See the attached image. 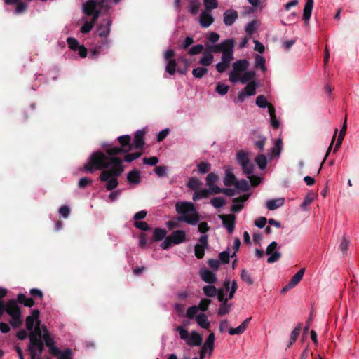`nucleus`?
I'll return each mask as SVG.
<instances>
[{"label": "nucleus", "instance_id": "1", "mask_svg": "<svg viewBox=\"0 0 359 359\" xmlns=\"http://www.w3.org/2000/svg\"><path fill=\"white\" fill-rule=\"evenodd\" d=\"M234 40L229 39L224 40L219 44L210 46L213 53H222V61L216 65V69L219 73H223L229 67L233 60Z\"/></svg>", "mask_w": 359, "mask_h": 359}, {"label": "nucleus", "instance_id": "2", "mask_svg": "<svg viewBox=\"0 0 359 359\" xmlns=\"http://www.w3.org/2000/svg\"><path fill=\"white\" fill-rule=\"evenodd\" d=\"M113 166L110 170H103L100 175V180L106 182V189L111 191L118 184L117 178L123 172L124 168L120 158H111Z\"/></svg>", "mask_w": 359, "mask_h": 359}, {"label": "nucleus", "instance_id": "3", "mask_svg": "<svg viewBox=\"0 0 359 359\" xmlns=\"http://www.w3.org/2000/svg\"><path fill=\"white\" fill-rule=\"evenodd\" d=\"M176 212L180 215L177 220L189 225H196L200 221V215L191 202L179 201L175 203Z\"/></svg>", "mask_w": 359, "mask_h": 359}, {"label": "nucleus", "instance_id": "4", "mask_svg": "<svg viewBox=\"0 0 359 359\" xmlns=\"http://www.w3.org/2000/svg\"><path fill=\"white\" fill-rule=\"evenodd\" d=\"M102 151H95L91 154L87 163L83 166V170L88 172H93L96 170H105L107 168H111L113 163L111 158Z\"/></svg>", "mask_w": 359, "mask_h": 359}, {"label": "nucleus", "instance_id": "5", "mask_svg": "<svg viewBox=\"0 0 359 359\" xmlns=\"http://www.w3.org/2000/svg\"><path fill=\"white\" fill-rule=\"evenodd\" d=\"M41 333L39 335L38 332H32L29 333V351L32 355V359H35L37 355H41L44 349L43 341L41 339Z\"/></svg>", "mask_w": 359, "mask_h": 359}, {"label": "nucleus", "instance_id": "6", "mask_svg": "<svg viewBox=\"0 0 359 359\" xmlns=\"http://www.w3.org/2000/svg\"><path fill=\"white\" fill-rule=\"evenodd\" d=\"M237 161L242 168V170L249 178L254 172V164L250 161L248 154L241 151L237 154Z\"/></svg>", "mask_w": 359, "mask_h": 359}, {"label": "nucleus", "instance_id": "7", "mask_svg": "<svg viewBox=\"0 0 359 359\" xmlns=\"http://www.w3.org/2000/svg\"><path fill=\"white\" fill-rule=\"evenodd\" d=\"M40 312L38 309H34L32 314L26 318V328L30 332H38L40 335V320H39Z\"/></svg>", "mask_w": 359, "mask_h": 359}, {"label": "nucleus", "instance_id": "8", "mask_svg": "<svg viewBox=\"0 0 359 359\" xmlns=\"http://www.w3.org/2000/svg\"><path fill=\"white\" fill-rule=\"evenodd\" d=\"M112 21L110 19H104L97 27L98 36L101 38H104L103 45L108 46L110 41L107 39L111 32Z\"/></svg>", "mask_w": 359, "mask_h": 359}, {"label": "nucleus", "instance_id": "9", "mask_svg": "<svg viewBox=\"0 0 359 359\" xmlns=\"http://www.w3.org/2000/svg\"><path fill=\"white\" fill-rule=\"evenodd\" d=\"M208 247V235H202L198 238L194 247V255L198 259H202L205 255V250Z\"/></svg>", "mask_w": 359, "mask_h": 359}, {"label": "nucleus", "instance_id": "10", "mask_svg": "<svg viewBox=\"0 0 359 359\" xmlns=\"http://www.w3.org/2000/svg\"><path fill=\"white\" fill-rule=\"evenodd\" d=\"M257 85L255 81L250 82L238 95V101L243 102L245 100V97L252 96L256 94Z\"/></svg>", "mask_w": 359, "mask_h": 359}, {"label": "nucleus", "instance_id": "11", "mask_svg": "<svg viewBox=\"0 0 359 359\" xmlns=\"http://www.w3.org/2000/svg\"><path fill=\"white\" fill-rule=\"evenodd\" d=\"M43 330L46 332L43 334V338L46 346L49 349L50 353L53 356H57L58 353H60V349L57 347L55 341L52 337H50L45 327L43 328Z\"/></svg>", "mask_w": 359, "mask_h": 359}, {"label": "nucleus", "instance_id": "12", "mask_svg": "<svg viewBox=\"0 0 359 359\" xmlns=\"http://www.w3.org/2000/svg\"><path fill=\"white\" fill-rule=\"evenodd\" d=\"M278 246V243L276 241L271 242L266 248V254L270 255V257L267 259L268 263H273L277 262L280 257V252L276 251Z\"/></svg>", "mask_w": 359, "mask_h": 359}, {"label": "nucleus", "instance_id": "13", "mask_svg": "<svg viewBox=\"0 0 359 359\" xmlns=\"http://www.w3.org/2000/svg\"><path fill=\"white\" fill-rule=\"evenodd\" d=\"M219 218L222 219V224L228 232L232 233L235 228L236 216L233 214L221 215Z\"/></svg>", "mask_w": 359, "mask_h": 359}, {"label": "nucleus", "instance_id": "14", "mask_svg": "<svg viewBox=\"0 0 359 359\" xmlns=\"http://www.w3.org/2000/svg\"><path fill=\"white\" fill-rule=\"evenodd\" d=\"M5 312L10 316H15L22 314L21 309L14 299H9L5 306Z\"/></svg>", "mask_w": 359, "mask_h": 359}, {"label": "nucleus", "instance_id": "15", "mask_svg": "<svg viewBox=\"0 0 359 359\" xmlns=\"http://www.w3.org/2000/svg\"><path fill=\"white\" fill-rule=\"evenodd\" d=\"M238 12L234 9H228L224 12L223 22L226 26H231L238 19Z\"/></svg>", "mask_w": 359, "mask_h": 359}, {"label": "nucleus", "instance_id": "16", "mask_svg": "<svg viewBox=\"0 0 359 359\" xmlns=\"http://www.w3.org/2000/svg\"><path fill=\"white\" fill-rule=\"evenodd\" d=\"M214 22V18L210 11H203L199 16L200 25L203 28L209 27Z\"/></svg>", "mask_w": 359, "mask_h": 359}, {"label": "nucleus", "instance_id": "17", "mask_svg": "<svg viewBox=\"0 0 359 359\" xmlns=\"http://www.w3.org/2000/svg\"><path fill=\"white\" fill-rule=\"evenodd\" d=\"M145 130L144 129L139 130L135 132L133 146L135 149H141L144 145Z\"/></svg>", "mask_w": 359, "mask_h": 359}, {"label": "nucleus", "instance_id": "18", "mask_svg": "<svg viewBox=\"0 0 359 359\" xmlns=\"http://www.w3.org/2000/svg\"><path fill=\"white\" fill-rule=\"evenodd\" d=\"M200 276L204 282L209 284H212L217 280L215 274L208 269H201Z\"/></svg>", "mask_w": 359, "mask_h": 359}, {"label": "nucleus", "instance_id": "19", "mask_svg": "<svg viewBox=\"0 0 359 359\" xmlns=\"http://www.w3.org/2000/svg\"><path fill=\"white\" fill-rule=\"evenodd\" d=\"M203 338L200 334L196 331L190 333L189 339L186 341V344L189 346H198L202 344Z\"/></svg>", "mask_w": 359, "mask_h": 359}, {"label": "nucleus", "instance_id": "20", "mask_svg": "<svg viewBox=\"0 0 359 359\" xmlns=\"http://www.w3.org/2000/svg\"><path fill=\"white\" fill-rule=\"evenodd\" d=\"M104 151L108 155V157H115L114 156L119 154H126V150H123V147L113 146L112 144H104Z\"/></svg>", "mask_w": 359, "mask_h": 359}, {"label": "nucleus", "instance_id": "21", "mask_svg": "<svg viewBox=\"0 0 359 359\" xmlns=\"http://www.w3.org/2000/svg\"><path fill=\"white\" fill-rule=\"evenodd\" d=\"M169 236L175 245L180 244L186 240V233L183 230L174 231Z\"/></svg>", "mask_w": 359, "mask_h": 359}, {"label": "nucleus", "instance_id": "22", "mask_svg": "<svg viewBox=\"0 0 359 359\" xmlns=\"http://www.w3.org/2000/svg\"><path fill=\"white\" fill-rule=\"evenodd\" d=\"M252 318H247L238 327L236 328H230L229 330V333L231 335H239L243 334L246 328L250 322Z\"/></svg>", "mask_w": 359, "mask_h": 359}, {"label": "nucleus", "instance_id": "23", "mask_svg": "<svg viewBox=\"0 0 359 359\" xmlns=\"http://www.w3.org/2000/svg\"><path fill=\"white\" fill-rule=\"evenodd\" d=\"M117 140L120 144V147H123V150H126V153L129 152L132 149L130 144L131 137L129 135H121Z\"/></svg>", "mask_w": 359, "mask_h": 359}, {"label": "nucleus", "instance_id": "24", "mask_svg": "<svg viewBox=\"0 0 359 359\" xmlns=\"http://www.w3.org/2000/svg\"><path fill=\"white\" fill-rule=\"evenodd\" d=\"M97 6L95 0H88L83 4L82 11L86 15L90 16L97 10Z\"/></svg>", "mask_w": 359, "mask_h": 359}, {"label": "nucleus", "instance_id": "25", "mask_svg": "<svg viewBox=\"0 0 359 359\" xmlns=\"http://www.w3.org/2000/svg\"><path fill=\"white\" fill-rule=\"evenodd\" d=\"M248 199V196H243L233 199V204L231 207V211L240 212L243 208V203Z\"/></svg>", "mask_w": 359, "mask_h": 359}, {"label": "nucleus", "instance_id": "26", "mask_svg": "<svg viewBox=\"0 0 359 359\" xmlns=\"http://www.w3.org/2000/svg\"><path fill=\"white\" fill-rule=\"evenodd\" d=\"M313 7V0H306V2L304 5V13H303V16H302V20L305 22H307L309 20V19L311 16Z\"/></svg>", "mask_w": 359, "mask_h": 359}, {"label": "nucleus", "instance_id": "27", "mask_svg": "<svg viewBox=\"0 0 359 359\" xmlns=\"http://www.w3.org/2000/svg\"><path fill=\"white\" fill-rule=\"evenodd\" d=\"M284 202V198H278L276 199L269 200L266 203V207L269 210H274L283 205Z\"/></svg>", "mask_w": 359, "mask_h": 359}, {"label": "nucleus", "instance_id": "28", "mask_svg": "<svg viewBox=\"0 0 359 359\" xmlns=\"http://www.w3.org/2000/svg\"><path fill=\"white\" fill-rule=\"evenodd\" d=\"M213 53L209 47V51H205L203 54L202 57L199 60V63L203 66H209L213 62L214 57L212 54Z\"/></svg>", "mask_w": 359, "mask_h": 359}, {"label": "nucleus", "instance_id": "29", "mask_svg": "<svg viewBox=\"0 0 359 359\" xmlns=\"http://www.w3.org/2000/svg\"><path fill=\"white\" fill-rule=\"evenodd\" d=\"M196 321L197 324L203 329H208L210 327V322L206 315L203 313L196 316Z\"/></svg>", "mask_w": 359, "mask_h": 359}, {"label": "nucleus", "instance_id": "30", "mask_svg": "<svg viewBox=\"0 0 359 359\" xmlns=\"http://www.w3.org/2000/svg\"><path fill=\"white\" fill-rule=\"evenodd\" d=\"M230 287V281L229 280H226L224 283V287L219 288L217 290V299L221 302L226 300H228L226 297H224V291H228Z\"/></svg>", "mask_w": 359, "mask_h": 359}, {"label": "nucleus", "instance_id": "31", "mask_svg": "<svg viewBox=\"0 0 359 359\" xmlns=\"http://www.w3.org/2000/svg\"><path fill=\"white\" fill-rule=\"evenodd\" d=\"M177 62L175 60H168L167 64L165 66V71L170 74V75H174L177 71ZM177 72L181 74H184V72L182 71L180 69H177Z\"/></svg>", "mask_w": 359, "mask_h": 359}, {"label": "nucleus", "instance_id": "32", "mask_svg": "<svg viewBox=\"0 0 359 359\" xmlns=\"http://www.w3.org/2000/svg\"><path fill=\"white\" fill-rule=\"evenodd\" d=\"M249 62L246 60H239L233 64V69L234 72H241L246 70L248 67Z\"/></svg>", "mask_w": 359, "mask_h": 359}, {"label": "nucleus", "instance_id": "33", "mask_svg": "<svg viewBox=\"0 0 359 359\" xmlns=\"http://www.w3.org/2000/svg\"><path fill=\"white\" fill-rule=\"evenodd\" d=\"M127 180L129 183L137 184L140 182V173L136 170H133L128 173Z\"/></svg>", "mask_w": 359, "mask_h": 359}, {"label": "nucleus", "instance_id": "34", "mask_svg": "<svg viewBox=\"0 0 359 359\" xmlns=\"http://www.w3.org/2000/svg\"><path fill=\"white\" fill-rule=\"evenodd\" d=\"M215 340V334L213 332H211L208 336L206 341L203 346V348H204L207 350H209L210 355H211L213 351Z\"/></svg>", "mask_w": 359, "mask_h": 359}, {"label": "nucleus", "instance_id": "35", "mask_svg": "<svg viewBox=\"0 0 359 359\" xmlns=\"http://www.w3.org/2000/svg\"><path fill=\"white\" fill-rule=\"evenodd\" d=\"M305 269L302 268L299 269L291 278L289 283L291 285L290 287L296 286L300 280L302 279L303 276L304 274Z\"/></svg>", "mask_w": 359, "mask_h": 359}, {"label": "nucleus", "instance_id": "36", "mask_svg": "<svg viewBox=\"0 0 359 359\" xmlns=\"http://www.w3.org/2000/svg\"><path fill=\"white\" fill-rule=\"evenodd\" d=\"M231 306L232 304L228 303V300L221 302V304L217 311L218 315L222 316L226 314H228L231 311Z\"/></svg>", "mask_w": 359, "mask_h": 359}, {"label": "nucleus", "instance_id": "37", "mask_svg": "<svg viewBox=\"0 0 359 359\" xmlns=\"http://www.w3.org/2000/svg\"><path fill=\"white\" fill-rule=\"evenodd\" d=\"M236 182V179L233 173H232L229 170H226L225 173V177L224 178V184L226 187H230L232 185H235Z\"/></svg>", "mask_w": 359, "mask_h": 359}, {"label": "nucleus", "instance_id": "38", "mask_svg": "<svg viewBox=\"0 0 359 359\" xmlns=\"http://www.w3.org/2000/svg\"><path fill=\"white\" fill-rule=\"evenodd\" d=\"M167 231L162 228H156L153 232V239L155 241H162L166 236Z\"/></svg>", "mask_w": 359, "mask_h": 359}, {"label": "nucleus", "instance_id": "39", "mask_svg": "<svg viewBox=\"0 0 359 359\" xmlns=\"http://www.w3.org/2000/svg\"><path fill=\"white\" fill-rule=\"evenodd\" d=\"M209 191H208L207 189L196 190L193 194V201H197L200 199L208 198L209 195Z\"/></svg>", "mask_w": 359, "mask_h": 359}, {"label": "nucleus", "instance_id": "40", "mask_svg": "<svg viewBox=\"0 0 359 359\" xmlns=\"http://www.w3.org/2000/svg\"><path fill=\"white\" fill-rule=\"evenodd\" d=\"M18 301L24 304L25 306L32 307L34 304V301L31 297H27L25 294H20L18 295Z\"/></svg>", "mask_w": 359, "mask_h": 359}, {"label": "nucleus", "instance_id": "41", "mask_svg": "<svg viewBox=\"0 0 359 359\" xmlns=\"http://www.w3.org/2000/svg\"><path fill=\"white\" fill-rule=\"evenodd\" d=\"M22 314L11 316L9 323L13 329L20 327L22 325Z\"/></svg>", "mask_w": 359, "mask_h": 359}, {"label": "nucleus", "instance_id": "42", "mask_svg": "<svg viewBox=\"0 0 359 359\" xmlns=\"http://www.w3.org/2000/svg\"><path fill=\"white\" fill-rule=\"evenodd\" d=\"M258 25H259L257 20H252L247 24L245 28V31L248 35L251 36L257 31Z\"/></svg>", "mask_w": 359, "mask_h": 359}, {"label": "nucleus", "instance_id": "43", "mask_svg": "<svg viewBox=\"0 0 359 359\" xmlns=\"http://www.w3.org/2000/svg\"><path fill=\"white\" fill-rule=\"evenodd\" d=\"M200 7V3L195 0H191L188 6V11L195 15L198 13Z\"/></svg>", "mask_w": 359, "mask_h": 359}, {"label": "nucleus", "instance_id": "44", "mask_svg": "<svg viewBox=\"0 0 359 359\" xmlns=\"http://www.w3.org/2000/svg\"><path fill=\"white\" fill-rule=\"evenodd\" d=\"M203 291L209 297H214L217 294V288L214 285H205L203 287Z\"/></svg>", "mask_w": 359, "mask_h": 359}, {"label": "nucleus", "instance_id": "45", "mask_svg": "<svg viewBox=\"0 0 359 359\" xmlns=\"http://www.w3.org/2000/svg\"><path fill=\"white\" fill-rule=\"evenodd\" d=\"M255 67L260 68L262 72H265L266 68L265 66V58L259 55H256L255 57Z\"/></svg>", "mask_w": 359, "mask_h": 359}, {"label": "nucleus", "instance_id": "46", "mask_svg": "<svg viewBox=\"0 0 359 359\" xmlns=\"http://www.w3.org/2000/svg\"><path fill=\"white\" fill-rule=\"evenodd\" d=\"M208 71L205 67H198L193 69L192 74L195 78L201 79L208 73Z\"/></svg>", "mask_w": 359, "mask_h": 359}, {"label": "nucleus", "instance_id": "47", "mask_svg": "<svg viewBox=\"0 0 359 359\" xmlns=\"http://www.w3.org/2000/svg\"><path fill=\"white\" fill-rule=\"evenodd\" d=\"M255 162L262 170L264 169L267 165V159L265 155L259 154L255 158Z\"/></svg>", "mask_w": 359, "mask_h": 359}, {"label": "nucleus", "instance_id": "48", "mask_svg": "<svg viewBox=\"0 0 359 359\" xmlns=\"http://www.w3.org/2000/svg\"><path fill=\"white\" fill-rule=\"evenodd\" d=\"M302 329V325L299 324L298 326H297L292 332L290 335V341L289 344L287 345L288 347H290L294 342L296 341L297 339L300 330Z\"/></svg>", "mask_w": 359, "mask_h": 359}, {"label": "nucleus", "instance_id": "49", "mask_svg": "<svg viewBox=\"0 0 359 359\" xmlns=\"http://www.w3.org/2000/svg\"><path fill=\"white\" fill-rule=\"evenodd\" d=\"M210 204L215 208H220L226 204V201L222 197H214L211 199Z\"/></svg>", "mask_w": 359, "mask_h": 359}, {"label": "nucleus", "instance_id": "50", "mask_svg": "<svg viewBox=\"0 0 359 359\" xmlns=\"http://www.w3.org/2000/svg\"><path fill=\"white\" fill-rule=\"evenodd\" d=\"M241 278L243 281L248 284L249 285H251L254 283V281L251 277V275L250 273L245 270L243 269L241 274Z\"/></svg>", "mask_w": 359, "mask_h": 359}, {"label": "nucleus", "instance_id": "51", "mask_svg": "<svg viewBox=\"0 0 359 359\" xmlns=\"http://www.w3.org/2000/svg\"><path fill=\"white\" fill-rule=\"evenodd\" d=\"M283 146V142L282 140L278 138L276 140L275 142V145L273 147L271 148V152L275 156H279Z\"/></svg>", "mask_w": 359, "mask_h": 359}, {"label": "nucleus", "instance_id": "52", "mask_svg": "<svg viewBox=\"0 0 359 359\" xmlns=\"http://www.w3.org/2000/svg\"><path fill=\"white\" fill-rule=\"evenodd\" d=\"M255 72L254 71L246 72L240 78V81L243 84L246 83L247 82L252 80L255 77Z\"/></svg>", "mask_w": 359, "mask_h": 359}, {"label": "nucleus", "instance_id": "53", "mask_svg": "<svg viewBox=\"0 0 359 359\" xmlns=\"http://www.w3.org/2000/svg\"><path fill=\"white\" fill-rule=\"evenodd\" d=\"M201 184L202 183L197 178L191 177L187 182V186L191 189L196 190L198 189Z\"/></svg>", "mask_w": 359, "mask_h": 359}, {"label": "nucleus", "instance_id": "54", "mask_svg": "<svg viewBox=\"0 0 359 359\" xmlns=\"http://www.w3.org/2000/svg\"><path fill=\"white\" fill-rule=\"evenodd\" d=\"M256 104L260 108H266L269 104L266 97L263 95H258L256 98Z\"/></svg>", "mask_w": 359, "mask_h": 359}, {"label": "nucleus", "instance_id": "55", "mask_svg": "<svg viewBox=\"0 0 359 359\" xmlns=\"http://www.w3.org/2000/svg\"><path fill=\"white\" fill-rule=\"evenodd\" d=\"M72 351L70 348H66L64 351H60L57 357H59V359H72Z\"/></svg>", "mask_w": 359, "mask_h": 359}, {"label": "nucleus", "instance_id": "56", "mask_svg": "<svg viewBox=\"0 0 359 359\" xmlns=\"http://www.w3.org/2000/svg\"><path fill=\"white\" fill-rule=\"evenodd\" d=\"M198 311H199L198 306H197L196 305L191 306L187 309V313H186V316L190 319H192L194 318H196V314Z\"/></svg>", "mask_w": 359, "mask_h": 359}, {"label": "nucleus", "instance_id": "57", "mask_svg": "<svg viewBox=\"0 0 359 359\" xmlns=\"http://www.w3.org/2000/svg\"><path fill=\"white\" fill-rule=\"evenodd\" d=\"M197 167L200 174H205L210 170L211 165L209 163L203 161L200 163Z\"/></svg>", "mask_w": 359, "mask_h": 359}, {"label": "nucleus", "instance_id": "58", "mask_svg": "<svg viewBox=\"0 0 359 359\" xmlns=\"http://www.w3.org/2000/svg\"><path fill=\"white\" fill-rule=\"evenodd\" d=\"M229 87L224 83H219L215 88V90L217 93L222 95H224L228 93Z\"/></svg>", "mask_w": 359, "mask_h": 359}, {"label": "nucleus", "instance_id": "59", "mask_svg": "<svg viewBox=\"0 0 359 359\" xmlns=\"http://www.w3.org/2000/svg\"><path fill=\"white\" fill-rule=\"evenodd\" d=\"M67 43L68 44L69 48L72 50H76L80 46L79 45L78 41L73 37H68L67 39Z\"/></svg>", "mask_w": 359, "mask_h": 359}, {"label": "nucleus", "instance_id": "60", "mask_svg": "<svg viewBox=\"0 0 359 359\" xmlns=\"http://www.w3.org/2000/svg\"><path fill=\"white\" fill-rule=\"evenodd\" d=\"M236 189L245 191L248 189L249 185L248 182L245 180H241L240 181H236L235 185Z\"/></svg>", "mask_w": 359, "mask_h": 359}, {"label": "nucleus", "instance_id": "61", "mask_svg": "<svg viewBox=\"0 0 359 359\" xmlns=\"http://www.w3.org/2000/svg\"><path fill=\"white\" fill-rule=\"evenodd\" d=\"M210 303L211 300H210L209 299L203 298L200 301L197 306H198L199 310L202 311H206Z\"/></svg>", "mask_w": 359, "mask_h": 359}, {"label": "nucleus", "instance_id": "62", "mask_svg": "<svg viewBox=\"0 0 359 359\" xmlns=\"http://www.w3.org/2000/svg\"><path fill=\"white\" fill-rule=\"evenodd\" d=\"M142 155V152H135L132 154H128L124 156V161L128 163H130L134 160L137 159Z\"/></svg>", "mask_w": 359, "mask_h": 359}, {"label": "nucleus", "instance_id": "63", "mask_svg": "<svg viewBox=\"0 0 359 359\" xmlns=\"http://www.w3.org/2000/svg\"><path fill=\"white\" fill-rule=\"evenodd\" d=\"M203 4L207 10L215 9L218 6L217 0H203Z\"/></svg>", "mask_w": 359, "mask_h": 359}, {"label": "nucleus", "instance_id": "64", "mask_svg": "<svg viewBox=\"0 0 359 359\" xmlns=\"http://www.w3.org/2000/svg\"><path fill=\"white\" fill-rule=\"evenodd\" d=\"M94 24L90 21H86L81 27V32L83 34H87L91 31L94 27Z\"/></svg>", "mask_w": 359, "mask_h": 359}]
</instances>
